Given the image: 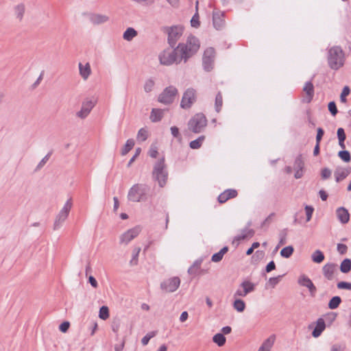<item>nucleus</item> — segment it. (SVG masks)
<instances>
[{"mask_svg": "<svg viewBox=\"0 0 351 351\" xmlns=\"http://www.w3.org/2000/svg\"><path fill=\"white\" fill-rule=\"evenodd\" d=\"M213 341L219 347H222L226 342V338L222 333H217L213 337Z\"/></svg>", "mask_w": 351, "mask_h": 351, "instance_id": "obj_32", "label": "nucleus"}, {"mask_svg": "<svg viewBox=\"0 0 351 351\" xmlns=\"http://www.w3.org/2000/svg\"><path fill=\"white\" fill-rule=\"evenodd\" d=\"M306 215V221H309L311 218L313 213L314 212V208L312 206L306 205L304 208Z\"/></svg>", "mask_w": 351, "mask_h": 351, "instance_id": "obj_52", "label": "nucleus"}, {"mask_svg": "<svg viewBox=\"0 0 351 351\" xmlns=\"http://www.w3.org/2000/svg\"><path fill=\"white\" fill-rule=\"evenodd\" d=\"M238 195V192L236 189H229L225 190L217 197V200L220 204H224L228 199L234 198Z\"/></svg>", "mask_w": 351, "mask_h": 351, "instance_id": "obj_16", "label": "nucleus"}, {"mask_svg": "<svg viewBox=\"0 0 351 351\" xmlns=\"http://www.w3.org/2000/svg\"><path fill=\"white\" fill-rule=\"evenodd\" d=\"M331 170L327 167H324L321 170V177L323 180H327L331 176Z\"/></svg>", "mask_w": 351, "mask_h": 351, "instance_id": "obj_54", "label": "nucleus"}, {"mask_svg": "<svg viewBox=\"0 0 351 351\" xmlns=\"http://www.w3.org/2000/svg\"><path fill=\"white\" fill-rule=\"evenodd\" d=\"M281 277L282 276H278L277 277H271L269 279L268 282L272 287H274L280 282Z\"/></svg>", "mask_w": 351, "mask_h": 351, "instance_id": "obj_62", "label": "nucleus"}, {"mask_svg": "<svg viewBox=\"0 0 351 351\" xmlns=\"http://www.w3.org/2000/svg\"><path fill=\"white\" fill-rule=\"evenodd\" d=\"M171 133L172 136L176 138L179 141L182 140V135L180 133L179 128L176 126H172L171 128Z\"/></svg>", "mask_w": 351, "mask_h": 351, "instance_id": "obj_51", "label": "nucleus"}, {"mask_svg": "<svg viewBox=\"0 0 351 351\" xmlns=\"http://www.w3.org/2000/svg\"><path fill=\"white\" fill-rule=\"evenodd\" d=\"M215 49L213 47H208L204 51L203 57H208L215 59Z\"/></svg>", "mask_w": 351, "mask_h": 351, "instance_id": "obj_56", "label": "nucleus"}, {"mask_svg": "<svg viewBox=\"0 0 351 351\" xmlns=\"http://www.w3.org/2000/svg\"><path fill=\"white\" fill-rule=\"evenodd\" d=\"M138 34L137 31L133 27H128L123 32V38L127 41L132 40Z\"/></svg>", "mask_w": 351, "mask_h": 351, "instance_id": "obj_27", "label": "nucleus"}, {"mask_svg": "<svg viewBox=\"0 0 351 351\" xmlns=\"http://www.w3.org/2000/svg\"><path fill=\"white\" fill-rule=\"evenodd\" d=\"M168 175L165 157H162L154 166L152 171L153 178L158 182L159 186L162 188L167 184Z\"/></svg>", "mask_w": 351, "mask_h": 351, "instance_id": "obj_3", "label": "nucleus"}, {"mask_svg": "<svg viewBox=\"0 0 351 351\" xmlns=\"http://www.w3.org/2000/svg\"><path fill=\"white\" fill-rule=\"evenodd\" d=\"M148 137L147 131L144 128H141L137 134V138L141 141H145Z\"/></svg>", "mask_w": 351, "mask_h": 351, "instance_id": "obj_48", "label": "nucleus"}, {"mask_svg": "<svg viewBox=\"0 0 351 351\" xmlns=\"http://www.w3.org/2000/svg\"><path fill=\"white\" fill-rule=\"evenodd\" d=\"M337 265L332 263H326L322 267V273L326 279L332 280L337 271Z\"/></svg>", "mask_w": 351, "mask_h": 351, "instance_id": "obj_14", "label": "nucleus"}, {"mask_svg": "<svg viewBox=\"0 0 351 351\" xmlns=\"http://www.w3.org/2000/svg\"><path fill=\"white\" fill-rule=\"evenodd\" d=\"M80 74L82 77L86 80L90 74L91 70L89 63H86L84 66L80 62L79 63Z\"/></svg>", "mask_w": 351, "mask_h": 351, "instance_id": "obj_26", "label": "nucleus"}, {"mask_svg": "<svg viewBox=\"0 0 351 351\" xmlns=\"http://www.w3.org/2000/svg\"><path fill=\"white\" fill-rule=\"evenodd\" d=\"M71 207H72V201H71V199H69L64 204L63 208L59 212V213L58 214V215L56 217V220H55L54 224H53V230H54L59 229L62 226V223L67 219L69 214L70 213V210L71 209Z\"/></svg>", "mask_w": 351, "mask_h": 351, "instance_id": "obj_8", "label": "nucleus"}, {"mask_svg": "<svg viewBox=\"0 0 351 351\" xmlns=\"http://www.w3.org/2000/svg\"><path fill=\"white\" fill-rule=\"evenodd\" d=\"M326 328V323L323 318L319 317L315 322V326L312 331V336L315 338L319 337Z\"/></svg>", "mask_w": 351, "mask_h": 351, "instance_id": "obj_18", "label": "nucleus"}, {"mask_svg": "<svg viewBox=\"0 0 351 351\" xmlns=\"http://www.w3.org/2000/svg\"><path fill=\"white\" fill-rule=\"evenodd\" d=\"M141 152V149L140 147H137L135 150L134 155L132 157V158L130 160L128 164V167H129L132 163L135 160V159L140 155Z\"/></svg>", "mask_w": 351, "mask_h": 351, "instance_id": "obj_64", "label": "nucleus"}, {"mask_svg": "<svg viewBox=\"0 0 351 351\" xmlns=\"http://www.w3.org/2000/svg\"><path fill=\"white\" fill-rule=\"evenodd\" d=\"M70 327V323L68 321H64L62 323H61L59 326V330L62 332H66Z\"/></svg>", "mask_w": 351, "mask_h": 351, "instance_id": "obj_58", "label": "nucleus"}, {"mask_svg": "<svg viewBox=\"0 0 351 351\" xmlns=\"http://www.w3.org/2000/svg\"><path fill=\"white\" fill-rule=\"evenodd\" d=\"M224 14V12L215 11L213 13V24L217 30L221 29L225 25Z\"/></svg>", "mask_w": 351, "mask_h": 351, "instance_id": "obj_17", "label": "nucleus"}, {"mask_svg": "<svg viewBox=\"0 0 351 351\" xmlns=\"http://www.w3.org/2000/svg\"><path fill=\"white\" fill-rule=\"evenodd\" d=\"M336 215L339 221L343 223H348L350 220V213L345 207H339L336 210Z\"/></svg>", "mask_w": 351, "mask_h": 351, "instance_id": "obj_19", "label": "nucleus"}, {"mask_svg": "<svg viewBox=\"0 0 351 351\" xmlns=\"http://www.w3.org/2000/svg\"><path fill=\"white\" fill-rule=\"evenodd\" d=\"M255 234V231L253 229H247V228H245L242 230V234L237 235L234 237L232 243L234 241H240L241 240H244L248 237H252Z\"/></svg>", "mask_w": 351, "mask_h": 351, "instance_id": "obj_24", "label": "nucleus"}, {"mask_svg": "<svg viewBox=\"0 0 351 351\" xmlns=\"http://www.w3.org/2000/svg\"><path fill=\"white\" fill-rule=\"evenodd\" d=\"M165 110L160 108H152L150 114V120L153 123L159 122L164 117Z\"/></svg>", "mask_w": 351, "mask_h": 351, "instance_id": "obj_23", "label": "nucleus"}, {"mask_svg": "<svg viewBox=\"0 0 351 351\" xmlns=\"http://www.w3.org/2000/svg\"><path fill=\"white\" fill-rule=\"evenodd\" d=\"M337 138L339 140V146L343 149L346 148L345 141L346 138V135L344 131V129L342 128H339L337 129Z\"/></svg>", "mask_w": 351, "mask_h": 351, "instance_id": "obj_28", "label": "nucleus"}, {"mask_svg": "<svg viewBox=\"0 0 351 351\" xmlns=\"http://www.w3.org/2000/svg\"><path fill=\"white\" fill-rule=\"evenodd\" d=\"M223 105V97L221 92H218L215 97V108L217 112L221 111Z\"/></svg>", "mask_w": 351, "mask_h": 351, "instance_id": "obj_40", "label": "nucleus"}, {"mask_svg": "<svg viewBox=\"0 0 351 351\" xmlns=\"http://www.w3.org/2000/svg\"><path fill=\"white\" fill-rule=\"evenodd\" d=\"M233 307L238 312L241 313V312H243L245 308V303L241 299H236L234 301Z\"/></svg>", "mask_w": 351, "mask_h": 351, "instance_id": "obj_39", "label": "nucleus"}, {"mask_svg": "<svg viewBox=\"0 0 351 351\" xmlns=\"http://www.w3.org/2000/svg\"><path fill=\"white\" fill-rule=\"evenodd\" d=\"M149 156L151 158H156L158 154V147L155 145H152L148 152Z\"/></svg>", "mask_w": 351, "mask_h": 351, "instance_id": "obj_57", "label": "nucleus"}, {"mask_svg": "<svg viewBox=\"0 0 351 351\" xmlns=\"http://www.w3.org/2000/svg\"><path fill=\"white\" fill-rule=\"evenodd\" d=\"M141 252V247H135L133 250L132 258L130 261L131 265H137L138 256Z\"/></svg>", "mask_w": 351, "mask_h": 351, "instance_id": "obj_49", "label": "nucleus"}, {"mask_svg": "<svg viewBox=\"0 0 351 351\" xmlns=\"http://www.w3.org/2000/svg\"><path fill=\"white\" fill-rule=\"evenodd\" d=\"M229 250V247L228 246L223 247L218 252L213 254L211 257V261L214 263L220 262L224 256Z\"/></svg>", "mask_w": 351, "mask_h": 351, "instance_id": "obj_25", "label": "nucleus"}, {"mask_svg": "<svg viewBox=\"0 0 351 351\" xmlns=\"http://www.w3.org/2000/svg\"><path fill=\"white\" fill-rule=\"evenodd\" d=\"M207 119L202 112L196 113L188 122L189 130L195 134L202 132L207 125Z\"/></svg>", "mask_w": 351, "mask_h": 351, "instance_id": "obj_5", "label": "nucleus"}, {"mask_svg": "<svg viewBox=\"0 0 351 351\" xmlns=\"http://www.w3.org/2000/svg\"><path fill=\"white\" fill-rule=\"evenodd\" d=\"M135 144L134 140L133 138H130L127 140L124 147L121 149V154L122 156L126 155L130 150L132 149Z\"/></svg>", "mask_w": 351, "mask_h": 351, "instance_id": "obj_34", "label": "nucleus"}, {"mask_svg": "<svg viewBox=\"0 0 351 351\" xmlns=\"http://www.w3.org/2000/svg\"><path fill=\"white\" fill-rule=\"evenodd\" d=\"M16 17L21 21L25 13V5L23 3L19 4L15 7Z\"/></svg>", "mask_w": 351, "mask_h": 351, "instance_id": "obj_44", "label": "nucleus"}, {"mask_svg": "<svg viewBox=\"0 0 351 351\" xmlns=\"http://www.w3.org/2000/svg\"><path fill=\"white\" fill-rule=\"evenodd\" d=\"M52 154V151H50L40 161V162L38 163V165H37L35 171H38L40 170L45 164L46 162L49 160L50 156H51Z\"/></svg>", "mask_w": 351, "mask_h": 351, "instance_id": "obj_47", "label": "nucleus"}, {"mask_svg": "<svg viewBox=\"0 0 351 351\" xmlns=\"http://www.w3.org/2000/svg\"><path fill=\"white\" fill-rule=\"evenodd\" d=\"M165 29L168 34V44L169 47L173 48L182 35L184 27L182 25H173L171 27H165Z\"/></svg>", "mask_w": 351, "mask_h": 351, "instance_id": "obj_6", "label": "nucleus"}, {"mask_svg": "<svg viewBox=\"0 0 351 351\" xmlns=\"http://www.w3.org/2000/svg\"><path fill=\"white\" fill-rule=\"evenodd\" d=\"M275 215V213H271V214H269V216L262 222L261 227L263 228L265 226H268L271 223L272 218Z\"/></svg>", "mask_w": 351, "mask_h": 351, "instance_id": "obj_60", "label": "nucleus"}, {"mask_svg": "<svg viewBox=\"0 0 351 351\" xmlns=\"http://www.w3.org/2000/svg\"><path fill=\"white\" fill-rule=\"evenodd\" d=\"M200 47L199 39L191 34L186 43H180L178 46L164 49L159 55L161 64L169 66L173 63L178 64L184 60L186 62L189 58L197 53Z\"/></svg>", "mask_w": 351, "mask_h": 351, "instance_id": "obj_1", "label": "nucleus"}, {"mask_svg": "<svg viewBox=\"0 0 351 351\" xmlns=\"http://www.w3.org/2000/svg\"><path fill=\"white\" fill-rule=\"evenodd\" d=\"M89 19L94 25H99L107 22L109 20V17L101 14H90Z\"/></svg>", "mask_w": 351, "mask_h": 351, "instance_id": "obj_22", "label": "nucleus"}, {"mask_svg": "<svg viewBox=\"0 0 351 351\" xmlns=\"http://www.w3.org/2000/svg\"><path fill=\"white\" fill-rule=\"evenodd\" d=\"M154 85L155 82L152 78L147 80L144 84V90L146 93H150L153 90Z\"/></svg>", "mask_w": 351, "mask_h": 351, "instance_id": "obj_43", "label": "nucleus"}, {"mask_svg": "<svg viewBox=\"0 0 351 351\" xmlns=\"http://www.w3.org/2000/svg\"><path fill=\"white\" fill-rule=\"evenodd\" d=\"M327 59L329 67L333 70H338L344 64V51L340 46H333L328 50Z\"/></svg>", "mask_w": 351, "mask_h": 351, "instance_id": "obj_2", "label": "nucleus"}, {"mask_svg": "<svg viewBox=\"0 0 351 351\" xmlns=\"http://www.w3.org/2000/svg\"><path fill=\"white\" fill-rule=\"evenodd\" d=\"M324 135V130H323V128H318L317 129L316 143H320Z\"/></svg>", "mask_w": 351, "mask_h": 351, "instance_id": "obj_59", "label": "nucleus"}, {"mask_svg": "<svg viewBox=\"0 0 351 351\" xmlns=\"http://www.w3.org/2000/svg\"><path fill=\"white\" fill-rule=\"evenodd\" d=\"M204 139H205V136L202 135V136H199L195 140L191 141L189 143L190 148H191L193 149H197L200 148Z\"/></svg>", "mask_w": 351, "mask_h": 351, "instance_id": "obj_35", "label": "nucleus"}, {"mask_svg": "<svg viewBox=\"0 0 351 351\" xmlns=\"http://www.w3.org/2000/svg\"><path fill=\"white\" fill-rule=\"evenodd\" d=\"M214 60L208 57L202 58V65L205 71H210L213 69Z\"/></svg>", "mask_w": 351, "mask_h": 351, "instance_id": "obj_31", "label": "nucleus"}, {"mask_svg": "<svg viewBox=\"0 0 351 351\" xmlns=\"http://www.w3.org/2000/svg\"><path fill=\"white\" fill-rule=\"evenodd\" d=\"M348 247L346 245L343 243L337 244V251L341 255L345 254L347 252Z\"/></svg>", "mask_w": 351, "mask_h": 351, "instance_id": "obj_61", "label": "nucleus"}, {"mask_svg": "<svg viewBox=\"0 0 351 351\" xmlns=\"http://www.w3.org/2000/svg\"><path fill=\"white\" fill-rule=\"evenodd\" d=\"M328 109L330 114L335 117L338 113L336 103L334 101H330L328 104Z\"/></svg>", "mask_w": 351, "mask_h": 351, "instance_id": "obj_46", "label": "nucleus"}, {"mask_svg": "<svg viewBox=\"0 0 351 351\" xmlns=\"http://www.w3.org/2000/svg\"><path fill=\"white\" fill-rule=\"evenodd\" d=\"M294 252V248L292 245H288L283 247L280 251V256L285 258H289L291 256Z\"/></svg>", "mask_w": 351, "mask_h": 351, "instance_id": "obj_38", "label": "nucleus"}, {"mask_svg": "<svg viewBox=\"0 0 351 351\" xmlns=\"http://www.w3.org/2000/svg\"><path fill=\"white\" fill-rule=\"evenodd\" d=\"M350 89L348 86H345L343 88L341 93L340 95V101L342 103H346L347 101L346 97L350 94Z\"/></svg>", "mask_w": 351, "mask_h": 351, "instance_id": "obj_45", "label": "nucleus"}, {"mask_svg": "<svg viewBox=\"0 0 351 351\" xmlns=\"http://www.w3.org/2000/svg\"><path fill=\"white\" fill-rule=\"evenodd\" d=\"M338 156L345 162H349L351 160L350 153L344 149L338 152Z\"/></svg>", "mask_w": 351, "mask_h": 351, "instance_id": "obj_42", "label": "nucleus"}, {"mask_svg": "<svg viewBox=\"0 0 351 351\" xmlns=\"http://www.w3.org/2000/svg\"><path fill=\"white\" fill-rule=\"evenodd\" d=\"M340 271L343 274H348L351 271V259L345 258L341 263L339 267Z\"/></svg>", "mask_w": 351, "mask_h": 351, "instance_id": "obj_29", "label": "nucleus"}, {"mask_svg": "<svg viewBox=\"0 0 351 351\" xmlns=\"http://www.w3.org/2000/svg\"><path fill=\"white\" fill-rule=\"evenodd\" d=\"M149 188L146 184H136L129 190L128 198L130 201L138 202L147 199V193Z\"/></svg>", "mask_w": 351, "mask_h": 351, "instance_id": "obj_4", "label": "nucleus"}, {"mask_svg": "<svg viewBox=\"0 0 351 351\" xmlns=\"http://www.w3.org/2000/svg\"><path fill=\"white\" fill-rule=\"evenodd\" d=\"M141 232V228L139 226H136L132 228L129 229L120 237V243L128 244L132 239L136 237Z\"/></svg>", "mask_w": 351, "mask_h": 351, "instance_id": "obj_12", "label": "nucleus"}, {"mask_svg": "<svg viewBox=\"0 0 351 351\" xmlns=\"http://www.w3.org/2000/svg\"><path fill=\"white\" fill-rule=\"evenodd\" d=\"M110 316L109 308L107 306H102L99 308V317L103 320L107 319Z\"/></svg>", "mask_w": 351, "mask_h": 351, "instance_id": "obj_41", "label": "nucleus"}, {"mask_svg": "<svg viewBox=\"0 0 351 351\" xmlns=\"http://www.w3.org/2000/svg\"><path fill=\"white\" fill-rule=\"evenodd\" d=\"M276 340V335H271L267 339H266L261 346L270 351L271 348L274 344Z\"/></svg>", "mask_w": 351, "mask_h": 351, "instance_id": "obj_37", "label": "nucleus"}, {"mask_svg": "<svg viewBox=\"0 0 351 351\" xmlns=\"http://www.w3.org/2000/svg\"><path fill=\"white\" fill-rule=\"evenodd\" d=\"M180 285V280L178 277L170 278L160 283V289L165 292H174Z\"/></svg>", "mask_w": 351, "mask_h": 351, "instance_id": "obj_10", "label": "nucleus"}, {"mask_svg": "<svg viewBox=\"0 0 351 351\" xmlns=\"http://www.w3.org/2000/svg\"><path fill=\"white\" fill-rule=\"evenodd\" d=\"M96 101L86 99L82 102V108L76 113V116L80 119H85L89 114L92 109L95 107Z\"/></svg>", "mask_w": 351, "mask_h": 351, "instance_id": "obj_11", "label": "nucleus"}, {"mask_svg": "<svg viewBox=\"0 0 351 351\" xmlns=\"http://www.w3.org/2000/svg\"><path fill=\"white\" fill-rule=\"evenodd\" d=\"M240 287L243 288L244 292L247 295L255 290V285L250 281L245 280L241 285Z\"/></svg>", "mask_w": 351, "mask_h": 351, "instance_id": "obj_33", "label": "nucleus"}, {"mask_svg": "<svg viewBox=\"0 0 351 351\" xmlns=\"http://www.w3.org/2000/svg\"><path fill=\"white\" fill-rule=\"evenodd\" d=\"M298 282L300 285L306 287L312 297L315 296L317 288L308 276L304 274L301 275L298 278Z\"/></svg>", "mask_w": 351, "mask_h": 351, "instance_id": "obj_13", "label": "nucleus"}, {"mask_svg": "<svg viewBox=\"0 0 351 351\" xmlns=\"http://www.w3.org/2000/svg\"><path fill=\"white\" fill-rule=\"evenodd\" d=\"M304 168V162L302 158V155L299 154L294 161V169L295 170L294 177L296 179H300L303 176V169Z\"/></svg>", "mask_w": 351, "mask_h": 351, "instance_id": "obj_15", "label": "nucleus"}, {"mask_svg": "<svg viewBox=\"0 0 351 351\" xmlns=\"http://www.w3.org/2000/svg\"><path fill=\"white\" fill-rule=\"evenodd\" d=\"M178 94V90L177 88L173 86H169L159 94L158 101L165 105H170L173 103Z\"/></svg>", "mask_w": 351, "mask_h": 351, "instance_id": "obj_7", "label": "nucleus"}, {"mask_svg": "<svg viewBox=\"0 0 351 351\" xmlns=\"http://www.w3.org/2000/svg\"><path fill=\"white\" fill-rule=\"evenodd\" d=\"M276 269V264L274 261H271L265 267V271L269 273L271 271Z\"/></svg>", "mask_w": 351, "mask_h": 351, "instance_id": "obj_63", "label": "nucleus"}, {"mask_svg": "<svg viewBox=\"0 0 351 351\" xmlns=\"http://www.w3.org/2000/svg\"><path fill=\"white\" fill-rule=\"evenodd\" d=\"M341 302H342V300H341V297L337 296V295L333 296L329 300L328 304V308H330L331 310L336 309L339 306Z\"/></svg>", "mask_w": 351, "mask_h": 351, "instance_id": "obj_30", "label": "nucleus"}, {"mask_svg": "<svg viewBox=\"0 0 351 351\" xmlns=\"http://www.w3.org/2000/svg\"><path fill=\"white\" fill-rule=\"evenodd\" d=\"M337 287L339 289L351 290V282L341 281L337 283Z\"/></svg>", "mask_w": 351, "mask_h": 351, "instance_id": "obj_55", "label": "nucleus"}, {"mask_svg": "<svg viewBox=\"0 0 351 351\" xmlns=\"http://www.w3.org/2000/svg\"><path fill=\"white\" fill-rule=\"evenodd\" d=\"M303 91L306 93V98L304 101L306 103H310L314 97V86L311 81L306 82L303 88Z\"/></svg>", "mask_w": 351, "mask_h": 351, "instance_id": "obj_21", "label": "nucleus"}, {"mask_svg": "<svg viewBox=\"0 0 351 351\" xmlns=\"http://www.w3.org/2000/svg\"><path fill=\"white\" fill-rule=\"evenodd\" d=\"M324 253L319 250H315L311 255L312 261L316 263H322L324 260Z\"/></svg>", "mask_w": 351, "mask_h": 351, "instance_id": "obj_36", "label": "nucleus"}, {"mask_svg": "<svg viewBox=\"0 0 351 351\" xmlns=\"http://www.w3.org/2000/svg\"><path fill=\"white\" fill-rule=\"evenodd\" d=\"M265 256V252L263 250H257L254 254L252 256V258L256 261L258 262L261 261Z\"/></svg>", "mask_w": 351, "mask_h": 351, "instance_id": "obj_53", "label": "nucleus"}, {"mask_svg": "<svg viewBox=\"0 0 351 351\" xmlns=\"http://www.w3.org/2000/svg\"><path fill=\"white\" fill-rule=\"evenodd\" d=\"M191 25L192 27H195V28L199 27L200 25V21L199 20V14L197 13V11L193 16V17L191 20Z\"/></svg>", "mask_w": 351, "mask_h": 351, "instance_id": "obj_50", "label": "nucleus"}, {"mask_svg": "<svg viewBox=\"0 0 351 351\" xmlns=\"http://www.w3.org/2000/svg\"><path fill=\"white\" fill-rule=\"evenodd\" d=\"M196 90L193 88H187L182 96L180 107L183 109H189L196 101Z\"/></svg>", "mask_w": 351, "mask_h": 351, "instance_id": "obj_9", "label": "nucleus"}, {"mask_svg": "<svg viewBox=\"0 0 351 351\" xmlns=\"http://www.w3.org/2000/svg\"><path fill=\"white\" fill-rule=\"evenodd\" d=\"M351 173V167H348L347 168H337L335 171L334 175L335 177V181L337 182H339L346 178L348 175Z\"/></svg>", "mask_w": 351, "mask_h": 351, "instance_id": "obj_20", "label": "nucleus"}]
</instances>
